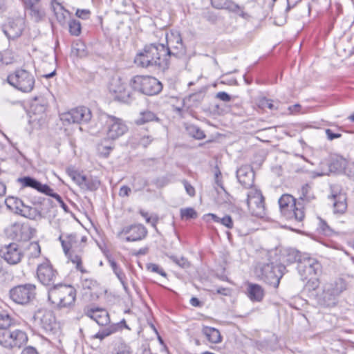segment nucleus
<instances>
[{
    "mask_svg": "<svg viewBox=\"0 0 354 354\" xmlns=\"http://www.w3.org/2000/svg\"><path fill=\"white\" fill-rule=\"evenodd\" d=\"M165 52V45L162 44L147 45L141 52L137 54L134 62L142 68L163 66L167 62Z\"/></svg>",
    "mask_w": 354,
    "mask_h": 354,
    "instance_id": "f257e3e1",
    "label": "nucleus"
},
{
    "mask_svg": "<svg viewBox=\"0 0 354 354\" xmlns=\"http://www.w3.org/2000/svg\"><path fill=\"white\" fill-rule=\"evenodd\" d=\"M48 300L59 309L72 308L76 299V290L71 286L59 283L48 290Z\"/></svg>",
    "mask_w": 354,
    "mask_h": 354,
    "instance_id": "f03ea898",
    "label": "nucleus"
},
{
    "mask_svg": "<svg viewBox=\"0 0 354 354\" xmlns=\"http://www.w3.org/2000/svg\"><path fill=\"white\" fill-rule=\"evenodd\" d=\"M64 254L67 258L75 265L77 270L81 272H86V270L82 267V259L77 254H74L79 245V239L76 233H61L58 237Z\"/></svg>",
    "mask_w": 354,
    "mask_h": 354,
    "instance_id": "7ed1b4c3",
    "label": "nucleus"
},
{
    "mask_svg": "<svg viewBox=\"0 0 354 354\" xmlns=\"http://www.w3.org/2000/svg\"><path fill=\"white\" fill-rule=\"evenodd\" d=\"M129 86L133 91L147 95H155L162 89L161 82L156 78L148 75H135L129 80Z\"/></svg>",
    "mask_w": 354,
    "mask_h": 354,
    "instance_id": "20e7f679",
    "label": "nucleus"
},
{
    "mask_svg": "<svg viewBox=\"0 0 354 354\" xmlns=\"http://www.w3.org/2000/svg\"><path fill=\"white\" fill-rule=\"evenodd\" d=\"M279 205L281 214L286 219L301 222L305 216L304 207L301 203H297L296 199L290 194H283L279 199Z\"/></svg>",
    "mask_w": 354,
    "mask_h": 354,
    "instance_id": "39448f33",
    "label": "nucleus"
},
{
    "mask_svg": "<svg viewBox=\"0 0 354 354\" xmlns=\"http://www.w3.org/2000/svg\"><path fill=\"white\" fill-rule=\"evenodd\" d=\"M6 82L21 92L29 93L34 88L35 80L31 73L19 68L7 76Z\"/></svg>",
    "mask_w": 354,
    "mask_h": 354,
    "instance_id": "423d86ee",
    "label": "nucleus"
},
{
    "mask_svg": "<svg viewBox=\"0 0 354 354\" xmlns=\"http://www.w3.org/2000/svg\"><path fill=\"white\" fill-rule=\"evenodd\" d=\"M285 267L273 263H266L257 268L256 273L260 279L267 284L278 288L280 279L283 275V270Z\"/></svg>",
    "mask_w": 354,
    "mask_h": 354,
    "instance_id": "0eeeda50",
    "label": "nucleus"
},
{
    "mask_svg": "<svg viewBox=\"0 0 354 354\" xmlns=\"http://www.w3.org/2000/svg\"><path fill=\"white\" fill-rule=\"evenodd\" d=\"M27 341L28 336L22 330L11 328L7 330H0V345L6 348H19Z\"/></svg>",
    "mask_w": 354,
    "mask_h": 354,
    "instance_id": "6e6552de",
    "label": "nucleus"
},
{
    "mask_svg": "<svg viewBox=\"0 0 354 354\" xmlns=\"http://www.w3.org/2000/svg\"><path fill=\"white\" fill-rule=\"evenodd\" d=\"M109 91L114 99L120 102L130 103L134 99L133 90L120 77L111 80Z\"/></svg>",
    "mask_w": 354,
    "mask_h": 354,
    "instance_id": "1a4fd4ad",
    "label": "nucleus"
},
{
    "mask_svg": "<svg viewBox=\"0 0 354 354\" xmlns=\"http://www.w3.org/2000/svg\"><path fill=\"white\" fill-rule=\"evenodd\" d=\"M125 122L120 118L111 115H106L103 131L106 139L115 140L128 131Z\"/></svg>",
    "mask_w": 354,
    "mask_h": 354,
    "instance_id": "9d476101",
    "label": "nucleus"
},
{
    "mask_svg": "<svg viewBox=\"0 0 354 354\" xmlns=\"http://www.w3.org/2000/svg\"><path fill=\"white\" fill-rule=\"evenodd\" d=\"M167 46H165L166 57L174 56L181 57L186 53L185 46L180 32L176 30H171L165 35Z\"/></svg>",
    "mask_w": 354,
    "mask_h": 354,
    "instance_id": "9b49d317",
    "label": "nucleus"
},
{
    "mask_svg": "<svg viewBox=\"0 0 354 354\" xmlns=\"http://www.w3.org/2000/svg\"><path fill=\"white\" fill-rule=\"evenodd\" d=\"M8 207L24 217L32 220H38L42 218L41 213L36 207L26 205L24 201L17 197L10 196L6 201Z\"/></svg>",
    "mask_w": 354,
    "mask_h": 354,
    "instance_id": "f8f14e48",
    "label": "nucleus"
},
{
    "mask_svg": "<svg viewBox=\"0 0 354 354\" xmlns=\"http://www.w3.org/2000/svg\"><path fill=\"white\" fill-rule=\"evenodd\" d=\"M9 295L15 303L26 305L35 299L36 286L32 283L16 286L10 290Z\"/></svg>",
    "mask_w": 354,
    "mask_h": 354,
    "instance_id": "ddd939ff",
    "label": "nucleus"
},
{
    "mask_svg": "<svg viewBox=\"0 0 354 354\" xmlns=\"http://www.w3.org/2000/svg\"><path fill=\"white\" fill-rule=\"evenodd\" d=\"M91 111L86 106H79L60 114L64 125L86 123L91 119Z\"/></svg>",
    "mask_w": 354,
    "mask_h": 354,
    "instance_id": "4468645a",
    "label": "nucleus"
},
{
    "mask_svg": "<svg viewBox=\"0 0 354 354\" xmlns=\"http://www.w3.org/2000/svg\"><path fill=\"white\" fill-rule=\"evenodd\" d=\"M297 270L304 279L311 276H317L322 272L321 263L308 254H304L298 261Z\"/></svg>",
    "mask_w": 354,
    "mask_h": 354,
    "instance_id": "2eb2a0df",
    "label": "nucleus"
},
{
    "mask_svg": "<svg viewBox=\"0 0 354 354\" xmlns=\"http://www.w3.org/2000/svg\"><path fill=\"white\" fill-rule=\"evenodd\" d=\"M34 319L46 333H56L58 326L52 311L45 308L39 309L34 315Z\"/></svg>",
    "mask_w": 354,
    "mask_h": 354,
    "instance_id": "dca6fc26",
    "label": "nucleus"
},
{
    "mask_svg": "<svg viewBox=\"0 0 354 354\" xmlns=\"http://www.w3.org/2000/svg\"><path fill=\"white\" fill-rule=\"evenodd\" d=\"M147 234V230L141 224H133L123 227L118 232L117 236L126 242H135L144 239Z\"/></svg>",
    "mask_w": 354,
    "mask_h": 354,
    "instance_id": "f3484780",
    "label": "nucleus"
},
{
    "mask_svg": "<svg viewBox=\"0 0 354 354\" xmlns=\"http://www.w3.org/2000/svg\"><path fill=\"white\" fill-rule=\"evenodd\" d=\"M246 203L254 216L262 217L265 214L264 198L261 191L251 188L247 194Z\"/></svg>",
    "mask_w": 354,
    "mask_h": 354,
    "instance_id": "a211bd4d",
    "label": "nucleus"
},
{
    "mask_svg": "<svg viewBox=\"0 0 354 354\" xmlns=\"http://www.w3.org/2000/svg\"><path fill=\"white\" fill-rule=\"evenodd\" d=\"M67 173L71 179L84 191L93 192L100 186V181L96 177H87L80 172L71 169L67 170Z\"/></svg>",
    "mask_w": 354,
    "mask_h": 354,
    "instance_id": "6ab92c4d",
    "label": "nucleus"
},
{
    "mask_svg": "<svg viewBox=\"0 0 354 354\" xmlns=\"http://www.w3.org/2000/svg\"><path fill=\"white\" fill-rule=\"evenodd\" d=\"M0 256L8 264L16 265L21 261L24 252L18 244L12 243L0 248Z\"/></svg>",
    "mask_w": 354,
    "mask_h": 354,
    "instance_id": "aec40b11",
    "label": "nucleus"
},
{
    "mask_svg": "<svg viewBox=\"0 0 354 354\" xmlns=\"http://www.w3.org/2000/svg\"><path fill=\"white\" fill-rule=\"evenodd\" d=\"M57 272L49 261L46 260L39 264L37 269V275L39 281L44 286L54 283Z\"/></svg>",
    "mask_w": 354,
    "mask_h": 354,
    "instance_id": "412c9836",
    "label": "nucleus"
},
{
    "mask_svg": "<svg viewBox=\"0 0 354 354\" xmlns=\"http://www.w3.org/2000/svg\"><path fill=\"white\" fill-rule=\"evenodd\" d=\"M236 178L244 188L251 189L254 185V173L249 165L241 166L236 171Z\"/></svg>",
    "mask_w": 354,
    "mask_h": 354,
    "instance_id": "4be33fe9",
    "label": "nucleus"
},
{
    "mask_svg": "<svg viewBox=\"0 0 354 354\" xmlns=\"http://www.w3.org/2000/svg\"><path fill=\"white\" fill-rule=\"evenodd\" d=\"M211 3L215 8L227 10L238 14L243 19L249 17V15L245 12L241 7L230 0H211Z\"/></svg>",
    "mask_w": 354,
    "mask_h": 354,
    "instance_id": "5701e85b",
    "label": "nucleus"
},
{
    "mask_svg": "<svg viewBox=\"0 0 354 354\" xmlns=\"http://www.w3.org/2000/svg\"><path fill=\"white\" fill-rule=\"evenodd\" d=\"M84 314L100 326H106L110 322L109 314L103 308H87Z\"/></svg>",
    "mask_w": 354,
    "mask_h": 354,
    "instance_id": "b1692460",
    "label": "nucleus"
},
{
    "mask_svg": "<svg viewBox=\"0 0 354 354\" xmlns=\"http://www.w3.org/2000/svg\"><path fill=\"white\" fill-rule=\"evenodd\" d=\"M18 183L24 187H31L39 192L45 194L50 191V187L46 184H42L30 176H24L19 178Z\"/></svg>",
    "mask_w": 354,
    "mask_h": 354,
    "instance_id": "393cba45",
    "label": "nucleus"
},
{
    "mask_svg": "<svg viewBox=\"0 0 354 354\" xmlns=\"http://www.w3.org/2000/svg\"><path fill=\"white\" fill-rule=\"evenodd\" d=\"M246 295L252 302H261L265 297L264 289L257 283H247Z\"/></svg>",
    "mask_w": 354,
    "mask_h": 354,
    "instance_id": "a878e982",
    "label": "nucleus"
},
{
    "mask_svg": "<svg viewBox=\"0 0 354 354\" xmlns=\"http://www.w3.org/2000/svg\"><path fill=\"white\" fill-rule=\"evenodd\" d=\"M24 28L23 19L17 18L9 22L5 33L9 38L15 39L21 36Z\"/></svg>",
    "mask_w": 354,
    "mask_h": 354,
    "instance_id": "bb28decb",
    "label": "nucleus"
},
{
    "mask_svg": "<svg viewBox=\"0 0 354 354\" xmlns=\"http://www.w3.org/2000/svg\"><path fill=\"white\" fill-rule=\"evenodd\" d=\"M333 203V212L336 214H343L347 209L346 196L345 194L339 193L337 194H333L332 196Z\"/></svg>",
    "mask_w": 354,
    "mask_h": 354,
    "instance_id": "cd10ccee",
    "label": "nucleus"
},
{
    "mask_svg": "<svg viewBox=\"0 0 354 354\" xmlns=\"http://www.w3.org/2000/svg\"><path fill=\"white\" fill-rule=\"evenodd\" d=\"M299 201L301 203L300 207H303L308 203H311L315 199V196L312 191L311 186L306 183L302 185L301 189L299 192Z\"/></svg>",
    "mask_w": 354,
    "mask_h": 354,
    "instance_id": "c85d7f7f",
    "label": "nucleus"
},
{
    "mask_svg": "<svg viewBox=\"0 0 354 354\" xmlns=\"http://www.w3.org/2000/svg\"><path fill=\"white\" fill-rule=\"evenodd\" d=\"M344 289L343 282L339 280V281H335L334 283H327L324 286V293L325 295V297L328 295V299L330 297H335L339 295Z\"/></svg>",
    "mask_w": 354,
    "mask_h": 354,
    "instance_id": "c756f323",
    "label": "nucleus"
},
{
    "mask_svg": "<svg viewBox=\"0 0 354 354\" xmlns=\"http://www.w3.org/2000/svg\"><path fill=\"white\" fill-rule=\"evenodd\" d=\"M52 8L58 22L62 26H64L66 19L70 15L69 12L65 10L64 7L57 1L52 2Z\"/></svg>",
    "mask_w": 354,
    "mask_h": 354,
    "instance_id": "7c9ffc66",
    "label": "nucleus"
},
{
    "mask_svg": "<svg viewBox=\"0 0 354 354\" xmlns=\"http://www.w3.org/2000/svg\"><path fill=\"white\" fill-rule=\"evenodd\" d=\"M202 333L211 343L218 344L222 341V337L219 330L215 328L204 326L202 329Z\"/></svg>",
    "mask_w": 354,
    "mask_h": 354,
    "instance_id": "2f4dec72",
    "label": "nucleus"
},
{
    "mask_svg": "<svg viewBox=\"0 0 354 354\" xmlns=\"http://www.w3.org/2000/svg\"><path fill=\"white\" fill-rule=\"evenodd\" d=\"M204 218L209 221V218H211L216 223H221L223 225L225 226L228 229H232L233 227V221L230 216L225 215L223 218H219L214 214L209 213L204 216Z\"/></svg>",
    "mask_w": 354,
    "mask_h": 354,
    "instance_id": "473e14b6",
    "label": "nucleus"
},
{
    "mask_svg": "<svg viewBox=\"0 0 354 354\" xmlns=\"http://www.w3.org/2000/svg\"><path fill=\"white\" fill-rule=\"evenodd\" d=\"M159 119L156 116V115L149 110L142 111L140 113L139 118L136 120V123L137 124H144L145 123L153 122V121H158Z\"/></svg>",
    "mask_w": 354,
    "mask_h": 354,
    "instance_id": "72a5a7b5",
    "label": "nucleus"
},
{
    "mask_svg": "<svg viewBox=\"0 0 354 354\" xmlns=\"http://www.w3.org/2000/svg\"><path fill=\"white\" fill-rule=\"evenodd\" d=\"M25 8L29 12L30 15L35 21H40L45 15L41 4L33 5V6H29Z\"/></svg>",
    "mask_w": 354,
    "mask_h": 354,
    "instance_id": "f704fd0d",
    "label": "nucleus"
},
{
    "mask_svg": "<svg viewBox=\"0 0 354 354\" xmlns=\"http://www.w3.org/2000/svg\"><path fill=\"white\" fill-rule=\"evenodd\" d=\"M72 53L80 58L85 57L88 54L86 47L82 41H77L73 44Z\"/></svg>",
    "mask_w": 354,
    "mask_h": 354,
    "instance_id": "c9c22d12",
    "label": "nucleus"
},
{
    "mask_svg": "<svg viewBox=\"0 0 354 354\" xmlns=\"http://www.w3.org/2000/svg\"><path fill=\"white\" fill-rule=\"evenodd\" d=\"M180 216L182 220L187 221L196 218L198 213L193 207L181 208L180 209Z\"/></svg>",
    "mask_w": 354,
    "mask_h": 354,
    "instance_id": "e433bc0d",
    "label": "nucleus"
},
{
    "mask_svg": "<svg viewBox=\"0 0 354 354\" xmlns=\"http://www.w3.org/2000/svg\"><path fill=\"white\" fill-rule=\"evenodd\" d=\"M109 263L112 268L113 272L116 275L119 281L122 280L127 277L122 269L118 266L114 259L109 258Z\"/></svg>",
    "mask_w": 354,
    "mask_h": 354,
    "instance_id": "4c0bfd02",
    "label": "nucleus"
},
{
    "mask_svg": "<svg viewBox=\"0 0 354 354\" xmlns=\"http://www.w3.org/2000/svg\"><path fill=\"white\" fill-rule=\"evenodd\" d=\"M69 32L73 36H79L81 33V24L77 19H71L68 23Z\"/></svg>",
    "mask_w": 354,
    "mask_h": 354,
    "instance_id": "58836bf2",
    "label": "nucleus"
},
{
    "mask_svg": "<svg viewBox=\"0 0 354 354\" xmlns=\"http://www.w3.org/2000/svg\"><path fill=\"white\" fill-rule=\"evenodd\" d=\"M11 328L12 322L8 315H0V330H7Z\"/></svg>",
    "mask_w": 354,
    "mask_h": 354,
    "instance_id": "ea45409f",
    "label": "nucleus"
},
{
    "mask_svg": "<svg viewBox=\"0 0 354 354\" xmlns=\"http://www.w3.org/2000/svg\"><path fill=\"white\" fill-rule=\"evenodd\" d=\"M146 269L149 272L157 273L164 277L167 276L165 271L160 266L153 263H147Z\"/></svg>",
    "mask_w": 354,
    "mask_h": 354,
    "instance_id": "a19ab883",
    "label": "nucleus"
},
{
    "mask_svg": "<svg viewBox=\"0 0 354 354\" xmlns=\"http://www.w3.org/2000/svg\"><path fill=\"white\" fill-rule=\"evenodd\" d=\"M187 130L190 135H192L194 138L198 140L203 139L205 137V134L201 129L194 125H190Z\"/></svg>",
    "mask_w": 354,
    "mask_h": 354,
    "instance_id": "79ce46f5",
    "label": "nucleus"
},
{
    "mask_svg": "<svg viewBox=\"0 0 354 354\" xmlns=\"http://www.w3.org/2000/svg\"><path fill=\"white\" fill-rule=\"evenodd\" d=\"M28 250L29 251V256L32 258H37L41 254V248L38 242L30 243Z\"/></svg>",
    "mask_w": 354,
    "mask_h": 354,
    "instance_id": "37998d69",
    "label": "nucleus"
},
{
    "mask_svg": "<svg viewBox=\"0 0 354 354\" xmlns=\"http://www.w3.org/2000/svg\"><path fill=\"white\" fill-rule=\"evenodd\" d=\"M331 162L330 164V167L334 169H339L342 168L343 164L344 162V159L339 156L337 155H333L331 157Z\"/></svg>",
    "mask_w": 354,
    "mask_h": 354,
    "instance_id": "c03bdc74",
    "label": "nucleus"
},
{
    "mask_svg": "<svg viewBox=\"0 0 354 354\" xmlns=\"http://www.w3.org/2000/svg\"><path fill=\"white\" fill-rule=\"evenodd\" d=\"M42 104L38 105L37 103H32V109L35 111V113H43L46 111L48 102L44 98H41Z\"/></svg>",
    "mask_w": 354,
    "mask_h": 354,
    "instance_id": "a18cd8bd",
    "label": "nucleus"
},
{
    "mask_svg": "<svg viewBox=\"0 0 354 354\" xmlns=\"http://www.w3.org/2000/svg\"><path fill=\"white\" fill-rule=\"evenodd\" d=\"M169 257L173 262H174L176 264H177L178 266H179L181 268H187L189 266V261L183 257H177L176 256L171 255Z\"/></svg>",
    "mask_w": 354,
    "mask_h": 354,
    "instance_id": "49530a36",
    "label": "nucleus"
},
{
    "mask_svg": "<svg viewBox=\"0 0 354 354\" xmlns=\"http://www.w3.org/2000/svg\"><path fill=\"white\" fill-rule=\"evenodd\" d=\"M319 229L324 235L329 236L332 233V230L328 225L326 222L322 218H319Z\"/></svg>",
    "mask_w": 354,
    "mask_h": 354,
    "instance_id": "de8ad7c7",
    "label": "nucleus"
},
{
    "mask_svg": "<svg viewBox=\"0 0 354 354\" xmlns=\"http://www.w3.org/2000/svg\"><path fill=\"white\" fill-rule=\"evenodd\" d=\"M307 279L308 282L306 283V286L309 290H316L319 287V280L317 278V276H311L309 277Z\"/></svg>",
    "mask_w": 354,
    "mask_h": 354,
    "instance_id": "09e8293b",
    "label": "nucleus"
},
{
    "mask_svg": "<svg viewBox=\"0 0 354 354\" xmlns=\"http://www.w3.org/2000/svg\"><path fill=\"white\" fill-rule=\"evenodd\" d=\"M259 106L261 107L262 109L268 108L270 110L274 109V106L272 104V100L267 98H263L259 101Z\"/></svg>",
    "mask_w": 354,
    "mask_h": 354,
    "instance_id": "8fccbe9b",
    "label": "nucleus"
},
{
    "mask_svg": "<svg viewBox=\"0 0 354 354\" xmlns=\"http://www.w3.org/2000/svg\"><path fill=\"white\" fill-rule=\"evenodd\" d=\"M115 354H132V351L129 346L125 344H120Z\"/></svg>",
    "mask_w": 354,
    "mask_h": 354,
    "instance_id": "3c124183",
    "label": "nucleus"
},
{
    "mask_svg": "<svg viewBox=\"0 0 354 354\" xmlns=\"http://www.w3.org/2000/svg\"><path fill=\"white\" fill-rule=\"evenodd\" d=\"M325 133L327 139L330 141L333 140L334 139H337L342 137L341 133H334L330 129H326L325 130Z\"/></svg>",
    "mask_w": 354,
    "mask_h": 354,
    "instance_id": "603ef678",
    "label": "nucleus"
},
{
    "mask_svg": "<svg viewBox=\"0 0 354 354\" xmlns=\"http://www.w3.org/2000/svg\"><path fill=\"white\" fill-rule=\"evenodd\" d=\"M183 185L187 194L190 196H194L195 195L194 187L186 180L183 182Z\"/></svg>",
    "mask_w": 354,
    "mask_h": 354,
    "instance_id": "864d4df0",
    "label": "nucleus"
},
{
    "mask_svg": "<svg viewBox=\"0 0 354 354\" xmlns=\"http://www.w3.org/2000/svg\"><path fill=\"white\" fill-rule=\"evenodd\" d=\"M153 138L149 136H145L142 137L139 141V144L144 147L149 146L152 142Z\"/></svg>",
    "mask_w": 354,
    "mask_h": 354,
    "instance_id": "5fc2aeb1",
    "label": "nucleus"
},
{
    "mask_svg": "<svg viewBox=\"0 0 354 354\" xmlns=\"http://www.w3.org/2000/svg\"><path fill=\"white\" fill-rule=\"evenodd\" d=\"M131 190L130 187L127 185H123L120 187L119 190V196L120 197H127L129 196Z\"/></svg>",
    "mask_w": 354,
    "mask_h": 354,
    "instance_id": "6e6d98bb",
    "label": "nucleus"
},
{
    "mask_svg": "<svg viewBox=\"0 0 354 354\" xmlns=\"http://www.w3.org/2000/svg\"><path fill=\"white\" fill-rule=\"evenodd\" d=\"M102 330H104V333H106L105 335L108 337L110 335L115 333L118 330V326L113 324Z\"/></svg>",
    "mask_w": 354,
    "mask_h": 354,
    "instance_id": "4d7b16f0",
    "label": "nucleus"
},
{
    "mask_svg": "<svg viewBox=\"0 0 354 354\" xmlns=\"http://www.w3.org/2000/svg\"><path fill=\"white\" fill-rule=\"evenodd\" d=\"M216 97L223 102H229L231 100V96L224 91L218 92L216 94Z\"/></svg>",
    "mask_w": 354,
    "mask_h": 354,
    "instance_id": "13d9d810",
    "label": "nucleus"
},
{
    "mask_svg": "<svg viewBox=\"0 0 354 354\" xmlns=\"http://www.w3.org/2000/svg\"><path fill=\"white\" fill-rule=\"evenodd\" d=\"M90 12L88 10H77L76 11V15L82 19H86L88 17Z\"/></svg>",
    "mask_w": 354,
    "mask_h": 354,
    "instance_id": "bf43d9fd",
    "label": "nucleus"
},
{
    "mask_svg": "<svg viewBox=\"0 0 354 354\" xmlns=\"http://www.w3.org/2000/svg\"><path fill=\"white\" fill-rule=\"evenodd\" d=\"M46 195L47 196H51L53 198H54L55 199H56V201L60 203L62 201H63L62 197L57 193H55L53 192V189L50 188V192H48L47 193H45Z\"/></svg>",
    "mask_w": 354,
    "mask_h": 354,
    "instance_id": "052dcab7",
    "label": "nucleus"
},
{
    "mask_svg": "<svg viewBox=\"0 0 354 354\" xmlns=\"http://www.w3.org/2000/svg\"><path fill=\"white\" fill-rule=\"evenodd\" d=\"M21 354H38V353H37V350L35 348H33L32 346H28V347L25 348L22 351Z\"/></svg>",
    "mask_w": 354,
    "mask_h": 354,
    "instance_id": "680f3d73",
    "label": "nucleus"
},
{
    "mask_svg": "<svg viewBox=\"0 0 354 354\" xmlns=\"http://www.w3.org/2000/svg\"><path fill=\"white\" fill-rule=\"evenodd\" d=\"M140 214H141V215H142L144 218H145L146 221H147V223H151V225H152L153 227H155V226H156V223H157V221H156V220H153V221H151V218L150 217H149V216H148V214H147V212H140Z\"/></svg>",
    "mask_w": 354,
    "mask_h": 354,
    "instance_id": "e2e57ef3",
    "label": "nucleus"
},
{
    "mask_svg": "<svg viewBox=\"0 0 354 354\" xmlns=\"http://www.w3.org/2000/svg\"><path fill=\"white\" fill-rule=\"evenodd\" d=\"M216 293L217 294H220V295H225V296H227V295H230V290L229 288L221 287V288H218L216 290Z\"/></svg>",
    "mask_w": 354,
    "mask_h": 354,
    "instance_id": "0e129e2a",
    "label": "nucleus"
},
{
    "mask_svg": "<svg viewBox=\"0 0 354 354\" xmlns=\"http://www.w3.org/2000/svg\"><path fill=\"white\" fill-rule=\"evenodd\" d=\"M40 0H24L25 8L33 6V5L40 4Z\"/></svg>",
    "mask_w": 354,
    "mask_h": 354,
    "instance_id": "69168bd1",
    "label": "nucleus"
},
{
    "mask_svg": "<svg viewBox=\"0 0 354 354\" xmlns=\"http://www.w3.org/2000/svg\"><path fill=\"white\" fill-rule=\"evenodd\" d=\"M50 199L49 198H39L38 200H35L32 201V203L34 205L35 204H48L50 203Z\"/></svg>",
    "mask_w": 354,
    "mask_h": 354,
    "instance_id": "338daca9",
    "label": "nucleus"
},
{
    "mask_svg": "<svg viewBox=\"0 0 354 354\" xmlns=\"http://www.w3.org/2000/svg\"><path fill=\"white\" fill-rule=\"evenodd\" d=\"M301 1V0H287V10H290V8L295 7L297 3Z\"/></svg>",
    "mask_w": 354,
    "mask_h": 354,
    "instance_id": "774afa93",
    "label": "nucleus"
}]
</instances>
